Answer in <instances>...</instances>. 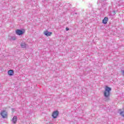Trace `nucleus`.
I'll return each mask as SVG.
<instances>
[{"label":"nucleus","mask_w":124,"mask_h":124,"mask_svg":"<svg viewBox=\"0 0 124 124\" xmlns=\"http://www.w3.org/2000/svg\"><path fill=\"white\" fill-rule=\"evenodd\" d=\"M112 91V88L108 86H106L105 89V91L104 92V96L106 98H105V101H109V97L110 96V92Z\"/></svg>","instance_id":"f257e3e1"},{"label":"nucleus","mask_w":124,"mask_h":124,"mask_svg":"<svg viewBox=\"0 0 124 124\" xmlns=\"http://www.w3.org/2000/svg\"><path fill=\"white\" fill-rule=\"evenodd\" d=\"M0 115L1 116L3 119H5V118L7 117V112H6V110H2L0 113Z\"/></svg>","instance_id":"f03ea898"},{"label":"nucleus","mask_w":124,"mask_h":124,"mask_svg":"<svg viewBox=\"0 0 124 124\" xmlns=\"http://www.w3.org/2000/svg\"><path fill=\"white\" fill-rule=\"evenodd\" d=\"M59 111L58 110L54 111L52 114V118L53 119H57V118H58V116H59Z\"/></svg>","instance_id":"7ed1b4c3"},{"label":"nucleus","mask_w":124,"mask_h":124,"mask_svg":"<svg viewBox=\"0 0 124 124\" xmlns=\"http://www.w3.org/2000/svg\"><path fill=\"white\" fill-rule=\"evenodd\" d=\"M25 32V30H17L16 31V33L18 35H22Z\"/></svg>","instance_id":"20e7f679"},{"label":"nucleus","mask_w":124,"mask_h":124,"mask_svg":"<svg viewBox=\"0 0 124 124\" xmlns=\"http://www.w3.org/2000/svg\"><path fill=\"white\" fill-rule=\"evenodd\" d=\"M118 113H119V114H120V116H121V117H123V118H124V109L123 110H122V109H119L118 110Z\"/></svg>","instance_id":"39448f33"},{"label":"nucleus","mask_w":124,"mask_h":124,"mask_svg":"<svg viewBox=\"0 0 124 124\" xmlns=\"http://www.w3.org/2000/svg\"><path fill=\"white\" fill-rule=\"evenodd\" d=\"M44 33L45 35H46V36H51V35L52 34V32H49L48 31H44Z\"/></svg>","instance_id":"423d86ee"},{"label":"nucleus","mask_w":124,"mask_h":124,"mask_svg":"<svg viewBox=\"0 0 124 124\" xmlns=\"http://www.w3.org/2000/svg\"><path fill=\"white\" fill-rule=\"evenodd\" d=\"M8 74L10 76H13V75H14V71H13V70H9L8 71Z\"/></svg>","instance_id":"0eeeda50"},{"label":"nucleus","mask_w":124,"mask_h":124,"mask_svg":"<svg viewBox=\"0 0 124 124\" xmlns=\"http://www.w3.org/2000/svg\"><path fill=\"white\" fill-rule=\"evenodd\" d=\"M107 22H108V17H105L102 20L103 24H105L106 25L107 24Z\"/></svg>","instance_id":"6e6552de"},{"label":"nucleus","mask_w":124,"mask_h":124,"mask_svg":"<svg viewBox=\"0 0 124 124\" xmlns=\"http://www.w3.org/2000/svg\"><path fill=\"white\" fill-rule=\"evenodd\" d=\"M12 122L14 124H16V123H17V116H14L13 118Z\"/></svg>","instance_id":"1a4fd4ad"},{"label":"nucleus","mask_w":124,"mask_h":124,"mask_svg":"<svg viewBox=\"0 0 124 124\" xmlns=\"http://www.w3.org/2000/svg\"><path fill=\"white\" fill-rule=\"evenodd\" d=\"M26 45L25 43H23L21 44V46L22 48H26Z\"/></svg>","instance_id":"9d476101"},{"label":"nucleus","mask_w":124,"mask_h":124,"mask_svg":"<svg viewBox=\"0 0 124 124\" xmlns=\"http://www.w3.org/2000/svg\"><path fill=\"white\" fill-rule=\"evenodd\" d=\"M11 110H12L13 112H14L15 111V109L13 108H12Z\"/></svg>","instance_id":"9b49d317"},{"label":"nucleus","mask_w":124,"mask_h":124,"mask_svg":"<svg viewBox=\"0 0 124 124\" xmlns=\"http://www.w3.org/2000/svg\"><path fill=\"white\" fill-rule=\"evenodd\" d=\"M66 31H69V28H66Z\"/></svg>","instance_id":"f8f14e48"}]
</instances>
